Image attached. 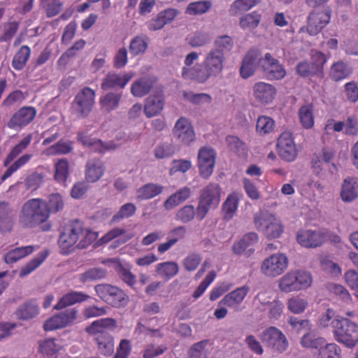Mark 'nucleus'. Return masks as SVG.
<instances>
[{
  "label": "nucleus",
  "mask_w": 358,
  "mask_h": 358,
  "mask_svg": "<svg viewBox=\"0 0 358 358\" xmlns=\"http://www.w3.org/2000/svg\"><path fill=\"white\" fill-rule=\"evenodd\" d=\"M277 92L273 85L263 81L255 83L252 87V95L255 99L264 106L268 105L274 101Z\"/></svg>",
  "instance_id": "nucleus-18"
},
{
  "label": "nucleus",
  "mask_w": 358,
  "mask_h": 358,
  "mask_svg": "<svg viewBox=\"0 0 358 358\" xmlns=\"http://www.w3.org/2000/svg\"><path fill=\"white\" fill-rule=\"evenodd\" d=\"M328 237V231L325 229H303L298 232L296 240L303 247L317 248L324 243Z\"/></svg>",
  "instance_id": "nucleus-15"
},
{
  "label": "nucleus",
  "mask_w": 358,
  "mask_h": 358,
  "mask_svg": "<svg viewBox=\"0 0 358 358\" xmlns=\"http://www.w3.org/2000/svg\"><path fill=\"white\" fill-rule=\"evenodd\" d=\"M254 222L256 228L263 231L269 239L278 238L283 232V226L280 220L268 213H257Z\"/></svg>",
  "instance_id": "nucleus-8"
},
{
  "label": "nucleus",
  "mask_w": 358,
  "mask_h": 358,
  "mask_svg": "<svg viewBox=\"0 0 358 358\" xmlns=\"http://www.w3.org/2000/svg\"><path fill=\"white\" fill-rule=\"evenodd\" d=\"M288 324L296 333L300 334L302 331H310L312 324L308 320H299L294 316H290L287 320Z\"/></svg>",
  "instance_id": "nucleus-62"
},
{
  "label": "nucleus",
  "mask_w": 358,
  "mask_h": 358,
  "mask_svg": "<svg viewBox=\"0 0 358 358\" xmlns=\"http://www.w3.org/2000/svg\"><path fill=\"white\" fill-rule=\"evenodd\" d=\"M32 154H24L16 159L10 166L6 169L1 176V180L5 181L7 178L10 177L18 169L27 164L32 158Z\"/></svg>",
  "instance_id": "nucleus-52"
},
{
  "label": "nucleus",
  "mask_w": 358,
  "mask_h": 358,
  "mask_svg": "<svg viewBox=\"0 0 358 358\" xmlns=\"http://www.w3.org/2000/svg\"><path fill=\"white\" fill-rule=\"evenodd\" d=\"M280 157L287 162H293L297 157V150L289 132L280 134L277 143Z\"/></svg>",
  "instance_id": "nucleus-19"
},
{
  "label": "nucleus",
  "mask_w": 358,
  "mask_h": 358,
  "mask_svg": "<svg viewBox=\"0 0 358 358\" xmlns=\"http://www.w3.org/2000/svg\"><path fill=\"white\" fill-rule=\"evenodd\" d=\"M275 128V121L270 117L266 115L259 116L257 121L256 131L261 135H266L271 133Z\"/></svg>",
  "instance_id": "nucleus-53"
},
{
  "label": "nucleus",
  "mask_w": 358,
  "mask_h": 358,
  "mask_svg": "<svg viewBox=\"0 0 358 358\" xmlns=\"http://www.w3.org/2000/svg\"><path fill=\"white\" fill-rule=\"evenodd\" d=\"M182 76L185 80L198 83H204L212 77H215L211 71L202 64H197L192 67H183Z\"/></svg>",
  "instance_id": "nucleus-20"
},
{
  "label": "nucleus",
  "mask_w": 358,
  "mask_h": 358,
  "mask_svg": "<svg viewBox=\"0 0 358 358\" xmlns=\"http://www.w3.org/2000/svg\"><path fill=\"white\" fill-rule=\"evenodd\" d=\"M156 272L162 277L169 280L178 273V265L175 262H166L156 266Z\"/></svg>",
  "instance_id": "nucleus-49"
},
{
  "label": "nucleus",
  "mask_w": 358,
  "mask_h": 358,
  "mask_svg": "<svg viewBox=\"0 0 358 358\" xmlns=\"http://www.w3.org/2000/svg\"><path fill=\"white\" fill-rule=\"evenodd\" d=\"M155 83L156 78L154 77H141L131 84V93L135 97H143L150 92Z\"/></svg>",
  "instance_id": "nucleus-28"
},
{
  "label": "nucleus",
  "mask_w": 358,
  "mask_h": 358,
  "mask_svg": "<svg viewBox=\"0 0 358 358\" xmlns=\"http://www.w3.org/2000/svg\"><path fill=\"white\" fill-rule=\"evenodd\" d=\"M216 159L215 151L209 147L201 148L198 154V168L200 176L208 178L213 173Z\"/></svg>",
  "instance_id": "nucleus-17"
},
{
  "label": "nucleus",
  "mask_w": 358,
  "mask_h": 358,
  "mask_svg": "<svg viewBox=\"0 0 358 358\" xmlns=\"http://www.w3.org/2000/svg\"><path fill=\"white\" fill-rule=\"evenodd\" d=\"M313 106L311 104L301 106L299 110V116L303 127L308 129L314 126Z\"/></svg>",
  "instance_id": "nucleus-48"
},
{
  "label": "nucleus",
  "mask_w": 358,
  "mask_h": 358,
  "mask_svg": "<svg viewBox=\"0 0 358 358\" xmlns=\"http://www.w3.org/2000/svg\"><path fill=\"white\" fill-rule=\"evenodd\" d=\"M78 139L84 146L90 148L92 150L100 153H105L117 148L113 142L104 143L100 139L92 138L85 132H79Z\"/></svg>",
  "instance_id": "nucleus-26"
},
{
  "label": "nucleus",
  "mask_w": 358,
  "mask_h": 358,
  "mask_svg": "<svg viewBox=\"0 0 358 358\" xmlns=\"http://www.w3.org/2000/svg\"><path fill=\"white\" fill-rule=\"evenodd\" d=\"M133 76L134 74L131 73L117 74L109 72L102 80L101 87L103 90H108L116 87L122 89L130 81Z\"/></svg>",
  "instance_id": "nucleus-25"
},
{
  "label": "nucleus",
  "mask_w": 358,
  "mask_h": 358,
  "mask_svg": "<svg viewBox=\"0 0 358 358\" xmlns=\"http://www.w3.org/2000/svg\"><path fill=\"white\" fill-rule=\"evenodd\" d=\"M260 339L265 346L273 352L282 353L288 346L289 342L281 330L275 327H269L264 329Z\"/></svg>",
  "instance_id": "nucleus-11"
},
{
  "label": "nucleus",
  "mask_w": 358,
  "mask_h": 358,
  "mask_svg": "<svg viewBox=\"0 0 358 358\" xmlns=\"http://www.w3.org/2000/svg\"><path fill=\"white\" fill-rule=\"evenodd\" d=\"M73 149V142L70 141H59L57 143L50 146L45 150L48 155H66Z\"/></svg>",
  "instance_id": "nucleus-51"
},
{
  "label": "nucleus",
  "mask_w": 358,
  "mask_h": 358,
  "mask_svg": "<svg viewBox=\"0 0 358 358\" xmlns=\"http://www.w3.org/2000/svg\"><path fill=\"white\" fill-rule=\"evenodd\" d=\"M37 114L33 106H23L18 109L8 122V127L14 130H21L33 122Z\"/></svg>",
  "instance_id": "nucleus-16"
},
{
  "label": "nucleus",
  "mask_w": 358,
  "mask_h": 358,
  "mask_svg": "<svg viewBox=\"0 0 358 358\" xmlns=\"http://www.w3.org/2000/svg\"><path fill=\"white\" fill-rule=\"evenodd\" d=\"M78 310L76 308H68L47 320L43 325L45 331H52L71 325L76 320Z\"/></svg>",
  "instance_id": "nucleus-14"
},
{
  "label": "nucleus",
  "mask_w": 358,
  "mask_h": 358,
  "mask_svg": "<svg viewBox=\"0 0 358 358\" xmlns=\"http://www.w3.org/2000/svg\"><path fill=\"white\" fill-rule=\"evenodd\" d=\"M90 296L83 292L72 291L64 294L54 306L55 310H62L76 303L85 301Z\"/></svg>",
  "instance_id": "nucleus-30"
},
{
  "label": "nucleus",
  "mask_w": 358,
  "mask_h": 358,
  "mask_svg": "<svg viewBox=\"0 0 358 358\" xmlns=\"http://www.w3.org/2000/svg\"><path fill=\"white\" fill-rule=\"evenodd\" d=\"M117 327L116 320L105 317L92 322L85 331L93 336L99 352L104 356H110L114 352V337L105 329L114 330Z\"/></svg>",
  "instance_id": "nucleus-3"
},
{
  "label": "nucleus",
  "mask_w": 358,
  "mask_h": 358,
  "mask_svg": "<svg viewBox=\"0 0 358 358\" xmlns=\"http://www.w3.org/2000/svg\"><path fill=\"white\" fill-rule=\"evenodd\" d=\"M49 253L48 250H44L38 252L36 257L21 268L20 271V276H26L35 271L46 259Z\"/></svg>",
  "instance_id": "nucleus-38"
},
{
  "label": "nucleus",
  "mask_w": 358,
  "mask_h": 358,
  "mask_svg": "<svg viewBox=\"0 0 358 358\" xmlns=\"http://www.w3.org/2000/svg\"><path fill=\"white\" fill-rule=\"evenodd\" d=\"M358 179L348 178L344 180L341 197L345 202H350L358 196Z\"/></svg>",
  "instance_id": "nucleus-32"
},
{
  "label": "nucleus",
  "mask_w": 358,
  "mask_h": 358,
  "mask_svg": "<svg viewBox=\"0 0 358 358\" xmlns=\"http://www.w3.org/2000/svg\"><path fill=\"white\" fill-rule=\"evenodd\" d=\"M163 189V187L158 184H145L137 189L136 199L141 201L152 199L160 194Z\"/></svg>",
  "instance_id": "nucleus-39"
},
{
  "label": "nucleus",
  "mask_w": 358,
  "mask_h": 358,
  "mask_svg": "<svg viewBox=\"0 0 358 358\" xmlns=\"http://www.w3.org/2000/svg\"><path fill=\"white\" fill-rule=\"evenodd\" d=\"M192 194V190L188 187H184L171 194L164 203L166 210H171L187 201Z\"/></svg>",
  "instance_id": "nucleus-34"
},
{
  "label": "nucleus",
  "mask_w": 358,
  "mask_h": 358,
  "mask_svg": "<svg viewBox=\"0 0 358 358\" xmlns=\"http://www.w3.org/2000/svg\"><path fill=\"white\" fill-rule=\"evenodd\" d=\"M334 340L348 348L358 343V324L349 318L337 315L331 322Z\"/></svg>",
  "instance_id": "nucleus-4"
},
{
  "label": "nucleus",
  "mask_w": 358,
  "mask_h": 358,
  "mask_svg": "<svg viewBox=\"0 0 358 358\" xmlns=\"http://www.w3.org/2000/svg\"><path fill=\"white\" fill-rule=\"evenodd\" d=\"M98 237V234L79 220L69 221L59 236L57 244L60 253L68 255L76 249H85Z\"/></svg>",
  "instance_id": "nucleus-1"
},
{
  "label": "nucleus",
  "mask_w": 358,
  "mask_h": 358,
  "mask_svg": "<svg viewBox=\"0 0 358 358\" xmlns=\"http://www.w3.org/2000/svg\"><path fill=\"white\" fill-rule=\"evenodd\" d=\"M326 340L325 338L317 336L315 334L310 331H307L300 340V344L304 348L310 350H317L319 351L322 345H324Z\"/></svg>",
  "instance_id": "nucleus-42"
},
{
  "label": "nucleus",
  "mask_w": 358,
  "mask_h": 358,
  "mask_svg": "<svg viewBox=\"0 0 358 358\" xmlns=\"http://www.w3.org/2000/svg\"><path fill=\"white\" fill-rule=\"evenodd\" d=\"M352 73L351 69L342 61L335 62L331 67L330 76L335 81L348 78Z\"/></svg>",
  "instance_id": "nucleus-45"
},
{
  "label": "nucleus",
  "mask_w": 358,
  "mask_h": 358,
  "mask_svg": "<svg viewBox=\"0 0 358 358\" xmlns=\"http://www.w3.org/2000/svg\"><path fill=\"white\" fill-rule=\"evenodd\" d=\"M149 38L145 34L133 38L129 44V51L133 56L143 54L148 47Z\"/></svg>",
  "instance_id": "nucleus-44"
},
{
  "label": "nucleus",
  "mask_w": 358,
  "mask_h": 358,
  "mask_svg": "<svg viewBox=\"0 0 358 358\" xmlns=\"http://www.w3.org/2000/svg\"><path fill=\"white\" fill-rule=\"evenodd\" d=\"M342 349L335 343H324L320 348L317 358H341Z\"/></svg>",
  "instance_id": "nucleus-46"
},
{
  "label": "nucleus",
  "mask_w": 358,
  "mask_h": 358,
  "mask_svg": "<svg viewBox=\"0 0 358 358\" xmlns=\"http://www.w3.org/2000/svg\"><path fill=\"white\" fill-rule=\"evenodd\" d=\"M49 218L45 201L36 198L29 199L23 204L19 215V222L24 228L39 227L42 231H49L52 228Z\"/></svg>",
  "instance_id": "nucleus-2"
},
{
  "label": "nucleus",
  "mask_w": 358,
  "mask_h": 358,
  "mask_svg": "<svg viewBox=\"0 0 358 358\" xmlns=\"http://www.w3.org/2000/svg\"><path fill=\"white\" fill-rule=\"evenodd\" d=\"M38 308L35 301H29L22 304L15 311V315L19 320H27L36 316Z\"/></svg>",
  "instance_id": "nucleus-40"
},
{
  "label": "nucleus",
  "mask_w": 358,
  "mask_h": 358,
  "mask_svg": "<svg viewBox=\"0 0 358 358\" xmlns=\"http://www.w3.org/2000/svg\"><path fill=\"white\" fill-rule=\"evenodd\" d=\"M196 217V209L192 204L185 205L176 213V220L182 223H188Z\"/></svg>",
  "instance_id": "nucleus-56"
},
{
  "label": "nucleus",
  "mask_w": 358,
  "mask_h": 358,
  "mask_svg": "<svg viewBox=\"0 0 358 358\" xmlns=\"http://www.w3.org/2000/svg\"><path fill=\"white\" fill-rule=\"evenodd\" d=\"M105 168L103 163L99 159L87 161L85 169V179L89 182L98 181L103 175Z\"/></svg>",
  "instance_id": "nucleus-29"
},
{
  "label": "nucleus",
  "mask_w": 358,
  "mask_h": 358,
  "mask_svg": "<svg viewBox=\"0 0 358 358\" xmlns=\"http://www.w3.org/2000/svg\"><path fill=\"white\" fill-rule=\"evenodd\" d=\"M136 211V206L132 203H127L122 205L120 210L113 217V221L117 222L125 218L133 216Z\"/></svg>",
  "instance_id": "nucleus-61"
},
{
  "label": "nucleus",
  "mask_w": 358,
  "mask_h": 358,
  "mask_svg": "<svg viewBox=\"0 0 358 358\" xmlns=\"http://www.w3.org/2000/svg\"><path fill=\"white\" fill-rule=\"evenodd\" d=\"M45 206L50 217L51 213H57L63 210L64 200L60 194L53 193L48 196V201H45Z\"/></svg>",
  "instance_id": "nucleus-50"
},
{
  "label": "nucleus",
  "mask_w": 358,
  "mask_h": 358,
  "mask_svg": "<svg viewBox=\"0 0 358 358\" xmlns=\"http://www.w3.org/2000/svg\"><path fill=\"white\" fill-rule=\"evenodd\" d=\"M259 69L269 80H280L287 75L285 66L270 52L261 56L259 59Z\"/></svg>",
  "instance_id": "nucleus-10"
},
{
  "label": "nucleus",
  "mask_w": 358,
  "mask_h": 358,
  "mask_svg": "<svg viewBox=\"0 0 358 358\" xmlns=\"http://www.w3.org/2000/svg\"><path fill=\"white\" fill-rule=\"evenodd\" d=\"M55 179L59 182H66L69 170V163L66 159H59L55 164Z\"/></svg>",
  "instance_id": "nucleus-57"
},
{
  "label": "nucleus",
  "mask_w": 358,
  "mask_h": 358,
  "mask_svg": "<svg viewBox=\"0 0 358 358\" xmlns=\"http://www.w3.org/2000/svg\"><path fill=\"white\" fill-rule=\"evenodd\" d=\"M38 352L43 358H58L63 347L60 341L54 338H45L38 341Z\"/></svg>",
  "instance_id": "nucleus-27"
},
{
  "label": "nucleus",
  "mask_w": 358,
  "mask_h": 358,
  "mask_svg": "<svg viewBox=\"0 0 358 358\" xmlns=\"http://www.w3.org/2000/svg\"><path fill=\"white\" fill-rule=\"evenodd\" d=\"M210 1H196L190 3L186 8V13L192 15L206 13L211 7Z\"/></svg>",
  "instance_id": "nucleus-63"
},
{
  "label": "nucleus",
  "mask_w": 358,
  "mask_h": 358,
  "mask_svg": "<svg viewBox=\"0 0 358 358\" xmlns=\"http://www.w3.org/2000/svg\"><path fill=\"white\" fill-rule=\"evenodd\" d=\"M288 266V259L282 253L266 257L262 263L260 271L266 277L275 278L281 275Z\"/></svg>",
  "instance_id": "nucleus-13"
},
{
  "label": "nucleus",
  "mask_w": 358,
  "mask_h": 358,
  "mask_svg": "<svg viewBox=\"0 0 358 358\" xmlns=\"http://www.w3.org/2000/svg\"><path fill=\"white\" fill-rule=\"evenodd\" d=\"M122 99L121 93L109 92L100 98L101 108L110 112L117 108Z\"/></svg>",
  "instance_id": "nucleus-47"
},
{
  "label": "nucleus",
  "mask_w": 358,
  "mask_h": 358,
  "mask_svg": "<svg viewBox=\"0 0 358 358\" xmlns=\"http://www.w3.org/2000/svg\"><path fill=\"white\" fill-rule=\"evenodd\" d=\"M107 272L102 268H91L80 275L82 282L98 280L104 278Z\"/></svg>",
  "instance_id": "nucleus-58"
},
{
  "label": "nucleus",
  "mask_w": 358,
  "mask_h": 358,
  "mask_svg": "<svg viewBox=\"0 0 358 358\" xmlns=\"http://www.w3.org/2000/svg\"><path fill=\"white\" fill-rule=\"evenodd\" d=\"M34 250L35 247L33 245L15 248L6 253L3 259L6 264H11L31 255Z\"/></svg>",
  "instance_id": "nucleus-37"
},
{
  "label": "nucleus",
  "mask_w": 358,
  "mask_h": 358,
  "mask_svg": "<svg viewBox=\"0 0 358 358\" xmlns=\"http://www.w3.org/2000/svg\"><path fill=\"white\" fill-rule=\"evenodd\" d=\"M173 134L175 138L183 144H189L195 138L193 127L190 122L183 117L179 118L176 122Z\"/></svg>",
  "instance_id": "nucleus-21"
},
{
  "label": "nucleus",
  "mask_w": 358,
  "mask_h": 358,
  "mask_svg": "<svg viewBox=\"0 0 358 358\" xmlns=\"http://www.w3.org/2000/svg\"><path fill=\"white\" fill-rule=\"evenodd\" d=\"M312 62H309L311 76H317L319 78L324 76V66L327 61V57L321 52H315L312 55Z\"/></svg>",
  "instance_id": "nucleus-41"
},
{
  "label": "nucleus",
  "mask_w": 358,
  "mask_h": 358,
  "mask_svg": "<svg viewBox=\"0 0 358 358\" xmlns=\"http://www.w3.org/2000/svg\"><path fill=\"white\" fill-rule=\"evenodd\" d=\"M320 266L322 271L333 277L341 275V268L337 264L331 261L328 257H323L320 259Z\"/></svg>",
  "instance_id": "nucleus-60"
},
{
  "label": "nucleus",
  "mask_w": 358,
  "mask_h": 358,
  "mask_svg": "<svg viewBox=\"0 0 358 358\" xmlns=\"http://www.w3.org/2000/svg\"><path fill=\"white\" fill-rule=\"evenodd\" d=\"M226 143L230 150L236 152L238 156L247 154V148L243 141L236 136H227Z\"/></svg>",
  "instance_id": "nucleus-59"
},
{
  "label": "nucleus",
  "mask_w": 358,
  "mask_h": 358,
  "mask_svg": "<svg viewBox=\"0 0 358 358\" xmlns=\"http://www.w3.org/2000/svg\"><path fill=\"white\" fill-rule=\"evenodd\" d=\"M32 138L33 136L31 134H29L23 137L7 155L3 161V166H8L15 158L22 154L30 145Z\"/></svg>",
  "instance_id": "nucleus-35"
},
{
  "label": "nucleus",
  "mask_w": 358,
  "mask_h": 358,
  "mask_svg": "<svg viewBox=\"0 0 358 358\" xmlns=\"http://www.w3.org/2000/svg\"><path fill=\"white\" fill-rule=\"evenodd\" d=\"M94 289L100 299L113 307H124L129 302V296L116 286L100 284L96 285Z\"/></svg>",
  "instance_id": "nucleus-9"
},
{
  "label": "nucleus",
  "mask_w": 358,
  "mask_h": 358,
  "mask_svg": "<svg viewBox=\"0 0 358 358\" xmlns=\"http://www.w3.org/2000/svg\"><path fill=\"white\" fill-rule=\"evenodd\" d=\"M260 57L259 50L250 49L248 51L240 68V75L243 78L247 79L255 73L256 68H259V59Z\"/></svg>",
  "instance_id": "nucleus-22"
},
{
  "label": "nucleus",
  "mask_w": 358,
  "mask_h": 358,
  "mask_svg": "<svg viewBox=\"0 0 358 358\" xmlns=\"http://www.w3.org/2000/svg\"><path fill=\"white\" fill-rule=\"evenodd\" d=\"M225 61L224 53L218 50H210L205 57L203 60V65L217 77L220 74L224 68V63Z\"/></svg>",
  "instance_id": "nucleus-24"
},
{
  "label": "nucleus",
  "mask_w": 358,
  "mask_h": 358,
  "mask_svg": "<svg viewBox=\"0 0 358 358\" xmlns=\"http://www.w3.org/2000/svg\"><path fill=\"white\" fill-rule=\"evenodd\" d=\"M239 204L238 194L232 192L229 194L222 206V213L224 220H231L235 215Z\"/></svg>",
  "instance_id": "nucleus-36"
},
{
  "label": "nucleus",
  "mask_w": 358,
  "mask_h": 358,
  "mask_svg": "<svg viewBox=\"0 0 358 358\" xmlns=\"http://www.w3.org/2000/svg\"><path fill=\"white\" fill-rule=\"evenodd\" d=\"M331 13L329 6L315 8L308 16L307 32L311 36L319 34L329 23Z\"/></svg>",
  "instance_id": "nucleus-12"
},
{
  "label": "nucleus",
  "mask_w": 358,
  "mask_h": 358,
  "mask_svg": "<svg viewBox=\"0 0 358 358\" xmlns=\"http://www.w3.org/2000/svg\"><path fill=\"white\" fill-rule=\"evenodd\" d=\"M164 105V97L162 94L148 96L144 106L145 115L149 118L157 115L163 110Z\"/></svg>",
  "instance_id": "nucleus-31"
},
{
  "label": "nucleus",
  "mask_w": 358,
  "mask_h": 358,
  "mask_svg": "<svg viewBox=\"0 0 358 358\" xmlns=\"http://www.w3.org/2000/svg\"><path fill=\"white\" fill-rule=\"evenodd\" d=\"M19 23L16 21L8 22L3 25V33L0 36V42H8L17 33Z\"/></svg>",
  "instance_id": "nucleus-64"
},
{
  "label": "nucleus",
  "mask_w": 358,
  "mask_h": 358,
  "mask_svg": "<svg viewBox=\"0 0 358 358\" xmlns=\"http://www.w3.org/2000/svg\"><path fill=\"white\" fill-rule=\"evenodd\" d=\"M31 55V48L27 45H23L15 53L11 66L16 71H22L26 66Z\"/></svg>",
  "instance_id": "nucleus-33"
},
{
  "label": "nucleus",
  "mask_w": 358,
  "mask_h": 358,
  "mask_svg": "<svg viewBox=\"0 0 358 358\" xmlns=\"http://www.w3.org/2000/svg\"><path fill=\"white\" fill-rule=\"evenodd\" d=\"M249 292L250 287L248 285H243L238 287L226 294L220 300L219 304L230 308L237 309L242 303Z\"/></svg>",
  "instance_id": "nucleus-23"
},
{
  "label": "nucleus",
  "mask_w": 358,
  "mask_h": 358,
  "mask_svg": "<svg viewBox=\"0 0 358 358\" xmlns=\"http://www.w3.org/2000/svg\"><path fill=\"white\" fill-rule=\"evenodd\" d=\"M96 92L89 87H85L75 96L71 103V112L78 118H85L92 111L95 103Z\"/></svg>",
  "instance_id": "nucleus-7"
},
{
  "label": "nucleus",
  "mask_w": 358,
  "mask_h": 358,
  "mask_svg": "<svg viewBox=\"0 0 358 358\" xmlns=\"http://www.w3.org/2000/svg\"><path fill=\"white\" fill-rule=\"evenodd\" d=\"M287 309L294 314H301L308 306V302L306 299L299 296H292L287 303Z\"/></svg>",
  "instance_id": "nucleus-54"
},
{
  "label": "nucleus",
  "mask_w": 358,
  "mask_h": 358,
  "mask_svg": "<svg viewBox=\"0 0 358 358\" xmlns=\"http://www.w3.org/2000/svg\"><path fill=\"white\" fill-rule=\"evenodd\" d=\"M221 194L220 186L215 182L209 183L201 190L196 207L198 220H203L211 208L218 207L221 200Z\"/></svg>",
  "instance_id": "nucleus-5"
},
{
  "label": "nucleus",
  "mask_w": 358,
  "mask_h": 358,
  "mask_svg": "<svg viewBox=\"0 0 358 358\" xmlns=\"http://www.w3.org/2000/svg\"><path fill=\"white\" fill-rule=\"evenodd\" d=\"M260 0H236L229 9V13L231 16H236L245 13L259 3Z\"/></svg>",
  "instance_id": "nucleus-43"
},
{
  "label": "nucleus",
  "mask_w": 358,
  "mask_h": 358,
  "mask_svg": "<svg viewBox=\"0 0 358 358\" xmlns=\"http://www.w3.org/2000/svg\"><path fill=\"white\" fill-rule=\"evenodd\" d=\"M312 282L313 277L309 272L300 270L290 271L280 278L278 287L281 292L289 293L306 289Z\"/></svg>",
  "instance_id": "nucleus-6"
},
{
  "label": "nucleus",
  "mask_w": 358,
  "mask_h": 358,
  "mask_svg": "<svg viewBox=\"0 0 358 358\" xmlns=\"http://www.w3.org/2000/svg\"><path fill=\"white\" fill-rule=\"evenodd\" d=\"M261 15L257 11H253L242 16L239 24L243 29H254L259 25Z\"/></svg>",
  "instance_id": "nucleus-55"
}]
</instances>
